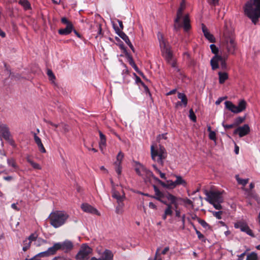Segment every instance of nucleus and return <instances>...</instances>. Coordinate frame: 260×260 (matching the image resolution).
Returning <instances> with one entry per match:
<instances>
[{"label":"nucleus","instance_id":"27","mask_svg":"<svg viewBox=\"0 0 260 260\" xmlns=\"http://www.w3.org/2000/svg\"><path fill=\"white\" fill-rule=\"evenodd\" d=\"M115 30L116 34L122 39H123L125 42L126 43L129 41L128 37L127 36V35L124 32H123V31L120 30V29L119 28L115 27Z\"/></svg>","mask_w":260,"mask_h":260},{"label":"nucleus","instance_id":"1","mask_svg":"<svg viewBox=\"0 0 260 260\" xmlns=\"http://www.w3.org/2000/svg\"><path fill=\"white\" fill-rule=\"evenodd\" d=\"M222 44L229 54L234 55L237 49L234 29L232 26L225 23L223 31Z\"/></svg>","mask_w":260,"mask_h":260},{"label":"nucleus","instance_id":"36","mask_svg":"<svg viewBox=\"0 0 260 260\" xmlns=\"http://www.w3.org/2000/svg\"><path fill=\"white\" fill-rule=\"evenodd\" d=\"M124 154L121 152L120 151L116 157V161L115 162V165H121V161L123 158Z\"/></svg>","mask_w":260,"mask_h":260},{"label":"nucleus","instance_id":"23","mask_svg":"<svg viewBox=\"0 0 260 260\" xmlns=\"http://www.w3.org/2000/svg\"><path fill=\"white\" fill-rule=\"evenodd\" d=\"M73 24H69L68 25H66V27L64 28L60 29L58 30V33L61 35H67L70 34L72 30H73Z\"/></svg>","mask_w":260,"mask_h":260},{"label":"nucleus","instance_id":"56","mask_svg":"<svg viewBox=\"0 0 260 260\" xmlns=\"http://www.w3.org/2000/svg\"><path fill=\"white\" fill-rule=\"evenodd\" d=\"M222 125L226 130L235 127V125H234V123L231 124H225L224 122H222Z\"/></svg>","mask_w":260,"mask_h":260},{"label":"nucleus","instance_id":"40","mask_svg":"<svg viewBox=\"0 0 260 260\" xmlns=\"http://www.w3.org/2000/svg\"><path fill=\"white\" fill-rule=\"evenodd\" d=\"M27 161L28 162H29L31 165V166L34 168V169H40V165L37 164V163H36L35 162L31 159H30L29 157H27Z\"/></svg>","mask_w":260,"mask_h":260},{"label":"nucleus","instance_id":"44","mask_svg":"<svg viewBox=\"0 0 260 260\" xmlns=\"http://www.w3.org/2000/svg\"><path fill=\"white\" fill-rule=\"evenodd\" d=\"M58 126L64 133H67L69 131V126L67 124H60Z\"/></svg>","mask_w":260,"mask_h":260},{"label":"nucleus","instance_id":"43","mask_svg":"<svg viewBox=\"0 0 260 260\" xmlns=\"http://www.w3.org/2000/svg\"><path fill=\"white\" fill-rule=\"evenodd\" d=\"M246 260H257V255L256 253L252 252L247 256Z\"/></svg>","mask_w":260,"mask_h":260},{"label":"nucleus","instance_id":"10","mask_svg":"<svg viewBox=\"0 0 260 260\" xmlns=\"http://www.w3.org/2000/svg\"><path fill=\"white\" fill-rule=\"evenodd\" d=\"M208 200L209 203H214L218 202L222 203L223 202V198L221 196V193L218 191H212L208 192L207 194Z\"/></svg>","mask_w":260,"mask_h":260},{"label":"nucleus","instance_id":"42","mask_svg":"<svg viewBox=\"0 0 260 260\" xmlns=\"http://www.w3.org/2000/svg\"><path fill=\"white\" fill-rule=\"evenodd\" d=\"M153 168H154V170L156 171V173H158L160 175V177L161 178L166 179V175L165 173H162L160 170L156 167V165H152Z\"/></svg>","mask_w":260,"mask_h":260},{"label":"nucleus","instance_id":"54","mask_svg":"<svg viewBox=\"0 0 260 260\" xmlns=\"http://www.w3.org/2000/svg\"><path fill=\"white\" fill-rule=\"evenodd\" d=\"M55 79V77L53 74V72L50 70V80L51 81L52 83L55 86H57V84L55 82L54 80Z\"/></svg>","mask_w":260,"mask_h":260},{"label":"nucleus","instance_id":"9","mask_svg":"<svg viewBox=\"0 0 260 260\" xmlns=\"http://www.w3.org/2000/svg\"><path fill=\"white\" fill-rule=\"evenodd\" d=\"M92 249L86 244H82L79 251L76 255L77 260H87L89 254L91 252Z\"/></svg>","mask_w":260,"mask_h":260},{"label":"nucleus","instance_id":"5","mask_svg":"<svg viewBox=\"0 0 260 260\" xmlns=\"http://www.w3.org/2000/svg\"><path fill=\"white\" fill-rule=\"evenodd\" d=\"M69 217L68 214L62 211H56L50 214V223L57 228L65 223Z\"/></svg>","mask_w":260,"mask_h":260},{"label":"nucleus","instance_id":"8","mask_svg":"<svg viewBox=\"0 0 260 260\" xmlns=\"http://www.w3.org/2000/svg\"><path fill=\"white\" fill-rule=\"evenodd\" d=\"M228 58V55L221 56L218 55H215V56L211 59L210 63L212 67V69L215 70L219 68L218 63L220 62L221 68L222 69L224 70L226 68V60Z\"/></svg>","mask_w":260,"mask_h":260},{"label":"nucleus","instance_id":"26","mask_svg":"<svg viewBox=\"0 0 260 260\" xmlns=\"http://www.w3.org/2000/svg\"><path fill=\"white\" fill-rule=\"evenodd\" d=\"M93 31H97V35L96 38L98 37V36H103L102 29L101 24L98 22H95L94 24L91 26Z\"/></svg>","mask_w":260,"mask_h":260},{"label":"nucleus","instance_id":"37","mask_svg":"<svg viewBox=\"0 0 260 260\" xmlns=\"http://www.w3.org/2000/svg\"><path fill=\"white\" fill-rule=\"evenodd\" d=\"M31 243L30 241L28 240L27 239L23 241V246L22 249L24 251H26L29 248Z\"/></svg>","mask_w":260,"mask_h":260},{"label":"nucleus","instance_id":"20","mask_svg":"<svg viewBox=\"0 0 260 260\" xmlns=\"http://www.w3.org/2000/svg\"><path fill=\"white\" fill-rule=\"evenodd\" d=\"M178 98L181 100V102H177L176 104V107H177L179 106H181L182 104L183 105L184 107H186L187 104V99L185 94L183 93H178Z\"/></svg>","mask_w":260,"mask_h":260},{"label":"nucleus","instance_id":"55","mask_svg":"<svg viewBox=\"0 0 260 260\" xmlns=\"http://www.w3.org/2000/svg\"><path fill=\"white\" fill-rule=\"evenodd\" d=\"M211 204L213 205L214 207L217 209V210H220L222 208V206L220 205L221 203H219L218 202H214V203H210Z\"/></svg>","mask_w":260,"mask_h":260},{"label":"nucleus","instance_id":"61","mask_svg":"<svg viewBox=\"0 0 260 260\" xmlns=\"http://www.w3.org/2000/svg\"><path fill=\"white\" fill-rule=\"evenodd\" d=\"M61 21L62 23L66 24V25H68L69 24H72V23L68 21V19L65 17L62 18Z\"/></svg>","mask_w":260,"mask_h":260},{"label":"nucleus","instance_id":"62","mask_svg":"<svg viewBox=\"0 0 260 260\" xmlns=\"http://www.w3.org/2000/svg\"><path fill=\"white\" fill-rule=\"evenodd\" d=\"M167 138L166 134H162L161 135H159L157 137V139L158 141H159L161 139H167Z\"/></svg>","mask_w":260,"mask_h":260},{"label":"nucleus","instance_id":"21","mask_svg":"<svg viewBox=\"0 0 260 260\" xmlns=\"http://www.w3.org/2000/svg\"><path fill=\"white\" fill-rule=\"evenodd\" d=\"M166 198L171 202V204L172 205H173L175 207V209H177L178 204L177 203V198L173 196V194L167 193V194L166 196Z\"/></svg>","mask_w":260,"mask_h":260},{"label":"nucleus","instance_id":"19","mask_svg":"<svg viewBox=\"0 0 260 260\" xmlns=\"http://www.w3.org/2000/svg\"><path fill=\"white\" fill-rule=\"evenodd\" d=\"M33 135H34L35 141L36 143L37 144L38 147L40 151V152H41L42 153L46 152V150L41 142L40 138L38 136H37V134L35 133H33Z\"/></svg>","mask_w":260,"mask_h":260},{"label":"nucleus","instance_id":"33","mask_svg":"<svg viewBox=\"0 0 260 260\" xmlns=\"http://www.w3.org/2000/svg\"><path fill=\"white\" fill-rule=\"evenodd\" d=\"M245 119H246V118L245 116H244V117H240L239 116V117L236 118L234 121V125H235V126L239 125L240 124H241V123H242L243 122H244L245 121Z\"/></svg>","mask_w":260,"mask_h":260},{"label":"nucleus","instance_id":"14","mask_svg":"<svg viewBox=\"0 0 260 260\" xmlns=\"http://www.w3.org/2000/svg\"><path fill=\"white\" fill-rule=\"evenodd\" d=\"M153 187L155 192V196H153V198L160 201V202L164 204H167V202L164 200V198H166V196L167 193L165 194L163 192H161L157 187V186L155 185H153Z\"/></svg>","mask_w":260,"mask_h":260},{"label":"nucleus","instance_id":"52","mask_svg":"<svg viewBox=\"0 0 260 260\" xmlns=\"http://www.w3.org/2000/svg\"><path fill=\"white\" fill-rule=\"evenodd\" d=\"M210 49L212 51V52L215 55H217L218 52V48L214 44H211L210 46Z\"/></svg>","mask_w":260,"mask_h":260},{"label":"nucleus","instance_id":"25","mask_svg":"<svg viewBox=\"0 0 260 260\" xmlns=\"http://www.w3.org/2000/svg\"><path fill=\"white\" fill-rule=\"evenodd\" d=\"M99 135L100 138L99 147L100 149L103 151L106 145V139L105 136L101 131H99Z\"/></svg>","mask_w":260,"mask_h":260},{"label":"nucleus","instance_id":"30","mask_svg":"<svg viewBox=\"0 0 260 260\" xmlns=\"http://www.w3.org/2000/svg\"><path fill=\"white\" fill-rule=\"evenodd\" d=\"M58 250H61V243H56L54 245L50 247V254H54Z\"/></svg>","mask_w":260,"mask_h":260},{"label":"nucleus","instance_id":"57","mask_svg":"<svg viewBox=\"0 0 260 260\" xmlns=\"http://www.w3.org/2000/svg\"><path fill=\"white\" fill-rule=\"evenodd\" d=\"M209 137L210 139L213 140V141H216V133L215 132H210L209 133Z\"/></svg>","mask_w":260,"mask_h":260},{"label":"nucleus","instance_id":"13","mask_svg":"<svg viewBox=\"0 0 260 260\" xmlns=\"http://www.w3.org/2000/svg\"><path fill=\"white\" fill-rule=\"evenodd\" d=\"M137 173L141 176H143L145 181H147V179L145 178L144 176H153V173L150 171L146 169L143 166L139 164L135 169Z\"/></svg>","mask_w":260,"mask_h":260},{"label":"nucleus","instance_id":"63","mask_svg":"<svg viewBox=\"0 0 260 260\" xmlns=\"http://www.w3.org/2000/svg\"><path fill=\"white\" fill-rule=\"evenodd\" d=\"M218 1L219 0H209V3L213 5L218 4Z\"/></svg>","mask_w":260,"mask_h":260},{"label":"nucleus","instance_id":"34","mask_svg":"<svg viewBox=\"0 0 260 260\" xmlns=\"http://www.w3.org/2000/svg\"><path fill=\"white\" fill-rule=\"evenodd\" d=\"M167 208L165 209L164 213L168 216H172L173 214L172 206L171 204L167 203Z\"/></svg>","mask_w":260,"mask_h":260},{"label":"nucleus","instance_id":"51","mask_svg":"<svg viewBox=\"0 0 260 260\" xmlns=\"http://www.w3.org/2000/svg\"><path fill=\"white\" fill-rule=\"evenodd\" d=\"M38 237V235L37 233H34L31 234L27 239L28 240L30 241L31 242L34 241H36Z\"/></svg>","mask_w":260,"mask_h":260},{"label":"nucleus","instance_id":"24","mask_svg":"<svg viewBox=\"0 0 260 260\" xmlns=\"http://www.w3.org/2000/svg\"><path fill=\"white\" fill-rule=\"evenodd\" d=\"M113 254L111 251L106 249L102 254L101 260H113Z\"/></svg>","mask_w":260,"mask_h":260},{"label":"nucleus","instance_id":"32","mask_svg":"<svg viewBox=\"0 0 260 260\" xmlns=\"http://www.w3.org/2000/svg\"><path fill=\"white\" fill-rule=\"evenodd\" d=\"M19 3L23 6L25 10L31 9L30 4L27 0H19Z\"/></svg>","mask_w":260,"mask_h":260},{"label":"nucleus","instance_id":"41","mask_svg":"<svg viewBox=\"0 0 260 260\" xmlns=\"http://www.w3.org/2000/svg\"><path fill=\"white\" fill-rule=\"evenodd\" d=\"M7 162L9 166L12 167L13 168L17 169L18 168V166L16 165L15 160L13 158H10L7 159Z\"/></svg>","mask_w":260,"mask_h":260},{"label":"nucleus","instance_id":"18","mask_svg":"<svg viewBox=\"0 0 260 260\" xmlns=\"http://www.w3.org/2000/svg\"><path fill=\"white\" fill-rule=\"evenodd\" d=\"M202 29L206 38L208 39L210 42H215V40L214 36L210 33L208 28L204 24H202Z\"/></svg>","mask_w":260,"mask_h":260},{"label":"nucleus","instance_id":"50","mask_svg":"<svg viewBox=\"0 0 260 260\" xmlns=\"http://www.w3.org/2000/svg\"><path fill=\"white\" fill-rule=\"evenodd\" d=\"M189 117L190 119L193 122H195L196 121V116L195 114L194 113L192 109L189 110Z\"/></svg>","mask_w":260,"mask_h":260},{"label":"nucleus","instance_id":"59","mask_svg":"<svg viewBox=\"0 0 260 260\" xmlns=\"http://www.w3.org/2000/svg\"><path fill=\"white\" fill-rule=\"evenodd\" d=\"M115 165V171L118 175H120L121 173V165Z\"/></svg>","mask_w":260,"mask_h":260},{"label":"nucleus","instance_id":"31","mask_svg":"<svg viewBox=\"0 0 260 260\" xmlns=\"http://www.w3.org/2000/svg\"><path fill=\"white\" fill-rule=\"evenodd\" d=\"M124 202L118 204L116 207L115 212L118 214H122L124 212Z\"/></svg>","mask_w":260,"mask_h":260},{"label":"nucleus","instance_id":"49","mask_svg":"<svg viewBox=\"0 0 260 260\" xmlns=\"http://www.w3.org/2000/svg\"><path fill=\"white\" fill-rule=\"evenodd\" d=\"M167 184L168 188L173 189L176 187L175 181H173L170 180L167 181Z\"/></svg>","mask_w":260,"mask_h":260},{"label":"nucleus","instance_id":"7","mask_svg":"<svg viewBox=\"0 0 260 260\" xmlns=\"http://www.w3.org/2000/svg\"><path fill=\"white\" fill-rule=\"evenodd\" d=\"M224 104L227 109L235 114H238L245 111L247 107V103L244 100L239 101L237 106L229 101L225 102Z\"/></svg>","mask_w":260,"mask_h":260},{"label":"nucleus","instance_id":"53","mask_svg":"<svg viewBox=\"0 0 260 260\" xmlns=\"http://www.w3.org/2000/svg\"><path fill=\"white\" fill-rule=\"evenodd\" d=\"M128 62H129V64L135 69V70L136 71H138V67L136 65L135 63L134 62L132 57H128Z\"/></svg>","mask_w":260,"mask_h":260},{"label":"nucleus","instance_id":"22","mask_svg":"<svg viewBox=\"0 0 260 260\" xmlns=\"http://www.w3.org/2000/svg\"><path fill=\"white\" fill-rule=\"evenodd\" d=\"M246 191V198L248 199L253 198L258 203H260V198L257 195L252 191L248 190L247 189L243 188Z\"/></svg>","mask_w":260,"mask_h":260},{"label":"nucleus","instance_id":"39","mask_svg":"<svg viewBox=\"0 0 260 260\" xmlns=\"http://www.w3.org/2000/svg\"><path fill=\"white\" fill-rule=\"evenodd\" d=\"M236 180L239 184L242 185L243 186H245L247 183L248 182V179H241L238 177V176H236Z\"/></svg>","mask_w":260,"mask_h":260},{"label":"nucleus","instance_id":"47","mask_svg":"<svg viewBox=\"0 0 260 260\" xmlns=\"http://www.w3.org/2000/svg\"><path fill=\"white\" fill-rule=\"evenodd\" d=\"M39 258L41 257H47L49 256V248L43 252H41L36 255Z\"/></svg>","mask_w":260,"mask_h":260},{"label":"nucleus","instance_id":"16","mask_svg":"<svg viewBox=\"0 0 260 260\" xmlns=\"http://www.w3.org/2000/svg\"><path fill=\"white\" fill-rule=\"evenodd\" d=\"M0 136L2 137L6 140H10V133L8 127L5 125H1L0 127Z\"/></svg>","mask_w":260,"mask_h":260},{"label":"nucleus","instance_id":"15","mask_svg":"<svg viewBox=\"0 0 260 260\" xmlns=\"http://www.w3.org/2000/svg\"><path fill=\"white\" fill-rule=\"evenodd\" d=\"M81 209L85 212L95 214L98 215H100L99 212L91 205L87 203H84L81 205Z\"/></svg>","mask_w":260,"mask_h":260},{"label":"nucleus","instance_id":"64","mask_svg":"<svg viewBox=\"0 0 260 260\" xmlns=\"http://www.w3.org/2000/svg\"><path fill=\"white\" fill-rule=\"evenodd\" d=\"M183 202L188 205H192V202L188 199H184Z\"/></svg>","mask_w":260,"mask_h":260},{"label":"nucleus","instance_id":"29","mask_svg":"<svg viewBox=\"0 0 260 260\" xmlns=\"http://www.w3.org/2000/svg\"><path fill=\"white\" fill-rule=\"evenodd\" d=\"M219 83L223 84L229 78L228 73L225 72H219Z\"/></svg>","mask_w":260,"mask_h":260},{"label":"nucleus","instance_id":"48","mask_svg":"<svg viewBox=\"0 0 260 260\" xmlns=\"http://www.w3.org/2000/svg\"><path fill=\"white\" fill-rule=\"evenodd\" d=\"M185 8H186L185 1V0H182V2L180 5V7L178 8L177 11L183 13V11L185 9Z\"/></svg>","mask_w":260,"mask_h":260},{"label":"nucleus","instance_id":"2","mask_svg":"<svg viewBox=\"0 0 260 260\" xmlns=\"http://www.w3.org/2000/svg\"><path fill=\"white\" fill-rule=\"evenodd\" d=\"M244 11L254 24L260 18V0H248L244 5Z\"/></svg>","mask_w":260,"mask_h":260},{"label":"nucleus","instance_id":"6","mask_svg":"<svg viewBox=\"0 0 260 260\" xmlns=\"http://www.w3.org/2000/svg\"><path fill=\"white\" fill-rule=\"evenodd\" d=\"M181 19H183L184 29L186 31L190 28L189 16L188 14H186L183 16V13L179 11L177 12L176 18L174 20V29L177 31L182 26L180 22Z\"/></svg>","mask_w":260,"mask_h":260},{"label":"nucleus","instance_id":"12","mask_svg":"<svg viewBox=\"0 0 260 260\" xmlns=\"http://www.w3.org/2000/svg\"><path fill=\"white\" fill-rule=\"evenodd\" d=\"M250 128L248 124H245L242 126H238L234 131V134L238 135L239 137L242 138L249 134Z\"/></svg>","mask_w":260,"mask_h":260},{"label":"nucleus","instance_id":"17","mask_svg":"<svg viewBox=\"0 0 260 260\" xmlns=\"http://www.w3.org/2000/svg\"><path fill=\"white\" fill-rule=\"evenodd\" d=\"M61 250L67 253L71 251L73 247V243L69 240H66L63 242L61 243Z\"/></svg>","mask_w":260,"mask_h":260},{"label":"nucleus","instance_id":"60","mask_svg":"<svg viewBox=\"0 0 260 260\" xmlns=\"http://www.w3.org/2000/svg\"><path fill=\"white\" fill-rule=\"evenodd\" d=\"M159 248L157 249L154 260H162L161 257H158L160 255V254L159 253Z\"/></svg>","mask_w":260,"mask_h":260},{"label":"nucleus","instance_id":"58","mask_svg":"<svg viewBox=\"0 0 260 260\" xmlns=\"http://www.w3.org/2000/svg\"><path fill=\"white\" fill-rule=\"evenodd\" d=\"M196 234H197L198 237L199 239L202 240V241H205V239L204 235L200 232H199L197 229H196Z\"/></svg>","mask_w":260,"mask_h":260},{"label":"nucleus","instance_id":"46","mask_svg":"<svg viewBox=\"0 0 260 260\" xmlns=\"http://www.w3.org/2000/svg\"><path fill=\"white\" fill-rule=\"evenodd\" d=\"M125 194L123 190H122V197L116 199L117 204H120L123 202L124 200L125 199Z\"/></svg>","mask_w":260,"mask_h":260},{"label":"nucleus","instance_id":"11","mask_svg":"<svg viewBox=\"0 0 260 260\" xmlns=\"http://www.w3.org/2000/svg\"><path fill=\"white\" fill-rule=\"evenodd\" d=\"M234 227L236 229H240L242 232L246 233L247 235L252 237H254L252 230L250 229L248 224L242 221H238L234 224Z\"/></svg>","mask_w":260,"mask_h":260},{"label":"nucleus","instance_id":"3","mask_svg":"<svg viewBox=\"0 0 260 260\" xmlns=\"http://www.w3.org/2000/svg\"><path fill=\"white\" fill-rule=\"evenodd\" d=\"M157 37L159 42V45L161 49V52L165 57L167 62L176 70H177L176 67V62L175 60L173 58L172 52L169 44L165 41L163 35L158 32Z\"/></svg>","mask_w":260,"mask_h":260},{"label":"nucleus","instance_id":"35","mask_svg":"<svg viewBox=\"0 0 260 260\" xmlns=\"http://www.w3.org/2000/svg\"><path fill=\"white\" fill-rule=\"evenodd\" d=\"M111 192H112V197L115 199L122 197V191H121V192H120L117 189V188L112 189Z\"/></svg>","mask_w":260,"mask_h":260},{"label":"nucleus","instance_id":"45","mask_svg":"<svg viewBox=\"0 0 260 260\" xmlns=\"http://www.w3.org/2000/svg\"><path fill=\"white\" fill-rule=\"evenodd\" d=\"M213 215L215 217L218 219H220L222 218V215L223 214V212L221 211H212L211 212Z\"/></svg>","mask_w":260,"mask_h":260},{"label":"nucleus","instance_id":"4","mask_svg":"<svg viewBox=\"0 0 260 260\" xmlns=\"http://www.w3.org/2000/svg\"><path fill=\"white\" fill-rule=\"evenodd\" d=\"M150 154L152 159L162 166L164 160L167 156V152L164 146L160 145L152 144L150 147Z\"/></svg>","mask_w":260,"mask_h":260},{"label":"nucleus","instance_id":"38","mask_svg":"<svg viewBox=\"0 0 260 260\" xmlns=\"http://www.w3.org/2000/svg\"><path fill=\"white\" fill-rule=\"evenodd\" d=\"M198 221L205 229L208 230L210 229V226L204 220L198 218Z\"/></svg>","mask_w":260,"mask_h":260},{"label":"nucleus","instance_id":"28","mask_svg":"<svg viewBox=\"0 0 260 260\" xmlns=\"http://www.w3.org/2000/svg\"><path fill=\"white\" fill-rule=\"evenodd\" d=\"M175 177L176 180L175 181V183L176 184V186L178 185H182L183 186H186L187 185V183L185 180H184L182 177L180 176L175 175Z\"/></svg>","mask_w":260,"mask_h":260}]
</instances>
